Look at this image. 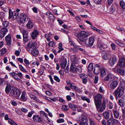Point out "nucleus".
Instances as JSON below:
<instances>
[{
  "label": "nucleus",
  "mask_w": 125,
  "mask_h": 125,
  "mask_svg": "<svg viewBox=\"0 0 125 125\" xmlns=\"http://www.w3.org/2000/svg\"><path fill=\"white\" fill-rule=\"evenodd\" d=\"M37 45L36 42L30 41L26 47L27 51L35 57L38 56L39 53L38 50L36 48Z\"/></svg>",
  "instance_id": "1"
},
{
  "label": "nucleus",
  "mask_w": 125,
  "mask_h": 125,
  "mask_svg": "<svg viewBox=\"0 0 125 125\" xmlns=\"http://www.w3.org/2000/svg\"><path fill=\"white\" fill-rule=\"evenodd\" d=\"M89 35V34L88 32L80 31L77 35L76 37L78 39L77 41L81 45H83V44L85 43L84 38L87 37Z\"/></svg>",
  "instance_id": "2"
},
{
  "label": "nucleus",
  "mask_w": 125,
  "mask_h": 125,
  "mask_svg": "<svg viewBox=\"0 0 125 125\" xmlns=\"http://www.w3.org/2000/svg\"><path fill=\"white\" fill-rule=\"evenodd\" d=\"M108 102L107 100H104L103 103L101 104V103L98 104H95L98 111L99 112H102L105 110L106 107V104Z\"/></svg>",
  "instance_id": "3"
},
{
  "label": "nucleus",
  "mask_w": 125,
  "mask_h": 125,
  "mask_svg": "<svg viewBox=\"0 0 125 125\" xmlns=\"http://www.w3.org/2000/svg\"><path fill=\"white\" fill-rule=\"evenodd\" d=\"M124 88L120 86H118L114 92V95L115 96L120 97L123 95L124 92Z\"/></svg>",
  "instance_id": "4"
},
{
  "label": "nucleus",
  "mask_w": 125,
  "mask_h": 125,
  "mask_svg": "<svg viewBox=\"0 0 125 125\" xmlns=\"http://www.w3.org/2000/svg\"><path fill=\"white\" fill-rule=\"evenodd\" d=\"M78 123L79 125H88L87 118L84 115L81 116L79 118Z\"/></svg>",
  "instance_id": "5"
},
{
  "label": "nucleus",
  "mask_w": 125,
  "mask_h": 125,
  "mask_svg": "<svg viewBox=\"0 0 125 125\" xmlns=\"http://www.w3.org/2000/svg\"><path fill=\"white\" fill-rule=\"evenodd\" d=\"M10 92V94L14 97L19 96L20 94L19 89H16L15 87H12V89Z\"/></svg>",
  "instance_id": "6"
},
{
  "label": "nucleus",
  "mask_w": 125,
  "mask_h": 125,
  "mask_svg": "<svg viewBox=\"0 0 125 125\" xmlns=\"http://www.w3.org/2000/svg\"><path fill=\"white\" fill-rule=\"evenodd\" d=\"M0 15L1 16L0 17V18L1 21L2 22L3 28H7V27L9 26V22L8 21H4L5 19L4 18L5 16V14L3 12H1Z\"/></svg>",
  "instance_id": "7"
},
{
  "label": "nucleus",
  "mask_w": 125,
  "mask_h": 125,
  "mask_svg": "<svg viewBox=\"0 0 125 125\" xmlns=\"http://www.w3.org/2000/svg\"><path fill=\"white\" fill-rule=\"evenodd\" d=\"M102 98L103 95L101 94H98L96 95L94 97L95 104L101 103V100Z\"/></svg>",
  "instance_id": "8"
},
{
  "label": "nucleus",
  "mask_w": 125,
  "mask_h": 125,
  "mask_svg": "<svg viewBox=\"0 0 125 125\" xmlns=\"http://www.w3.org/2000/svg\"><path fill=\"white\" fill-rule=\"evenodd\" d=\"M20 18L22 20V21L23 23L27 22L29 19H30L28 15L24 13H21L20 15Z\"/></svg>",
  "instance_id": "9"
},
{
  "label": "nucleus",
  "mask_w": 125,
  "mask_h": 125,
  "mask_svg": "<svg viewBox=\"0 0 125 125\" xmlns=\"http://www.w3.org/2000/svg\"><path fill=\"white\" fill-rule=\"evenodd\" d=\"M119 122L118 120L114 118L110 119L108 120L107 122V125H115Z\"/></svg>",
  "instance_id": "10"
},
{
  "label": "nucleus",
  "mask_w": 125,
  "mask_h": 125,
  "mask_svg": "<svg viewBox=\"0 0 125 125\" xmlns=\"http://www.w3.org/2000/svg\"><path fill=\"white\" fill-rule=\"evenodd\" d=\"M117 59L116 57H113L110 58L109 60V64L111 66H113L116 63Z\"/></svg>",
  "instance_id": "11"
},
{
  "label": "nucleus",
  "mask_w": 125,
  "mask_h": 125,
  "mask_svg": "<svg viewBox=\"0 0 125 125\" xmlns=\"http://www.w3.org/2000/svg\"><path fill=\"white\" fill-rule=\"evenodd\" d=\"M94 41V40L93 38L92 37H90L89 38L88 42L87 43L85 42V44H83V45L85 44H86L88 47H91L93 45Z\"/></svg>",
  "instance_id": "12"
},
{
  "label": "nucleus",
  "mask_w": 125,
  "mask_h": 125,
  "mask_svg": "<svg viewBox=\"0 0 125 125\" xmlns=\"http://www.w3.org/2000/svg\"><path fill=\"white\" fill-rule=\"evenodd\" d=\"M8 31L7 28H3L0 31V37L1 38H3Z\"/></svg>",
  "instance_id": "13"
},
{
  "label": "nucleus",
  "mask_w": 125,
  "mask_h": 125,
  "mask_svg": "<svg viewBox=\"0 0 125 125\" xmlns=\"http://www.w3.org/2000/svg\"><path fill=\"white\" fill-rule=\"evenodd\" d=\"M101 69V66L98 64H97L95 66L93 72L95 74H98L100 72Z\"/></svg>",
  "instance_id": "14"
},
{
  "label": "nucleus",
  "mask_w": 125,
  "mask_h": 125,
  "mask_svg": "<svg viewBox=\"0 0 125 125\" xmlns=\"http://www.w3.org/2000/svg\"><path fill=\"white\" fill-rule=\"evenodd\" d=\"M117 65L121 67H123L125 66V58L122 57L120 59Z\"/></svg>",
  "instance_id": "15"
},
{
  "label": "nucleus",
  "mask_w": 125,
  "mask_h": 125,
  "mask_svg": "<svg viewBox=\"0 0 125 125\" xmlns=\"http://www.w3.org/2000/svg\"><path fill=\"white\" fill-rule=\"evenodd\" d=\"M39 31L36 29H34L31 33V37L32 39H35L39 35Z\"/></svg>",
  "instance_id": "16"
},
{
  "label": "nucleus",
  "mask_w": 125,
  "mask_h": 125,
  "mask_svg": "<svg viewBox=\"0 0 125 125\" xmlns=\"http://www.w3.org/2000/svg\"><path fill=\"white\" fill-rule=\"evenodd\" d=\"M118 82L116 81H114L112 82L110 85V87L112 89H115L117 86Z\"/></svg>",
  "instance_id": "17"
},
{
  "label": "nucleus",
  "mask_w": 125,
  "mask_h": 125,
  "mask_svg": "<svg viewBox=\"0 0 125 125\" xmlns=\"http://www.w3.org/2000/svg\"><path fill=\"white\" fill-rule=\"evenodd\" d=\"M107 72V69L104 67L102 68L101 73V76L102 77H104L106 75Z\"/></svg>",
  "instance_id": "18"
},
{
  "label": "nucleus",
  "mask_w": 125,
  "mask_h": 125,
  "mask_svg": "<svg viewBox=\"0 0 125 125\" xmlns=\"http://www.w3.org/2000/svg\"><path fill=\"white\" fill-rule=\"evenodd\" d=\"M46 15L47 17L53 21H54L55 20V17L53 14L50 13V12H47L46 13Z\"/></svg>",
  "instance_id": "19"
},
{
  "label": "nucleus",
  "mask_w": 125,
  "mask_h": 125,
  "mask_svg": "<svg viewBox=\"0 0 125 125\" xmlns=\"http://www.w3.org/2000/svg\"><path fill=\"white\" fill-rule=\"evenodd\" d=\"M32 118L33 120L36 122H40L42 121L40 117L38 115H34Z\"/></svg>",
  "instance_id": "20"
},
{
  "label": "nucleus",
  "mask_w": 125,
  "mask_h": 125,
  "mask_svg": "<svg viewBox=\"0 0 125 125\" xmlns=\"http://www.w3.org/2000/svg\"><path fill=\"white\" fill-rule=\"evenodd\" d=\"M117 72L118 74H120L122 76H124L125 75V70L121 68H117Z\"/></svg>",
  "instance_id": "21"
},
{
  "label": "nucleus",
  "mask_w": 125,
  "mask_h": 125,
  "mask_svg": "<svg viewBox=\"0 0 125 125\" xmlns=\"http://www.w3.org/2000/svg\"><path fill=\"white\" fill-rule=\"evenodd\" d=\"M71 59L72 61L73 62V63H77L78 62V59L76 57V55H73L71 57Z\"/></svg>",
  "instance_id": "22"
},
{
  "label": "nucleus",
  "mask_w": 125,
  "mask_h": 125,
  "mask_svg": "<svg viewBox=\"0 0 125 125\" xmlns=\"http://www.w3.org/2000/svg\"><path fill=\"white\" fill-rule=\"evenodd\" d=\"M5 38L7 44L9 45H10L11 42V39L10 35L8 34L6 37Z\"/></svg>",
  "instance_id": "23"
},
{
  "label": "nucleus",
  "mask_w": 125,
  "mask_h": 125,
  "mask_svg": "<svg viewBox=\"0 0 125 125\" xmlns=\"http://www.w3.org/2000/svg\"><path fill=\"white\" fill-rule=\"evenodd\" d=\"M98 46L99 49L101 50H104L107 47V46L102 42H98Z\"/></svg>",
  "instance_id": "24"
},
{
  "label": "nucleus",
  "mask_w": 125,
  "mask_h": 125,
  "mask_svg": "<svg viewBox=\"0 0 125 125\" xmlns=\"http://www.w3.org/2000/svg\"><path fill=\"white\" fill-rule=\"evenodd\" d=\"M26 26L29 29H32L33 27V25L31 20L29 19L28 22L26 24Z\"/></svg>",
  "instance_id": "25"
},
{
  "label": "nucleus",
  "mask_w": 125,
  "mask_h": 125,
  "mask_svg": "<svg viewBox=\"0 0 125 125\" xmlns=\"http://www.w3.org/2000/svg\"><path fill=\"white\" fill-rule=\"evenodd\" d=\"M20 11L19 9H17L16 11L14 12V15L13 17V19H17L19 17V14L18 12Z\"/></svg>",
  "instance_id": "26"
},
{
  "label": "nucleus",
  "mask_w": 125,
  "mask_h": 125,
  "mask_svg": "<svg viewBox=\"0 0 125 125\" xmlns=\"http://www.w3.org/2000/svg\"><path fill=\"white\" fill-rule=\"evenodd\" d=\"M102 58L104 59L107 60L109 58L108 56L105 51L102 52Z\"/></svg>",
  "instance_id": "27"
},
{
  "label": "nucleus",
  "mask_w": 125,
  "mask_h": 125,
  "mask_svg": "<svg viewBox=\"0 0 125 125\" xmlns=\"http://www.w3.org/2000/svg\"><path fill=\"white\" fill-rule=\"evenodd\" d=\"M114 116L115 119H118L120 115L119 112L116 110H114L113 111Z\"/></svg>",
  "instance_id": "28"
},
{
  "label": "nucleus",
  "mask_w": 125,
  "mask_h": 125,
  "mask_svg": "<svg viewBox=\"0 0 125 125\" xmlns=\"http://www.w3.org/2000/svg\"><path fill=\"white\" fill-rule=\"evenodd\" d=\"M12 87H12L11 86L10 84H7V85L5 88V91L6 93H9L12 89Z\"/></svg>",
  "instance_id": "29"
},
{
  "label": "nucleus",
  "mask_w": 125,
  "mask_h": 125,
  "mask_svg": "<svg viewBox=\"0 0 125 125\" xmlns=\"http://www.w3.org/2000/svg\"><path fill=\"white\" fill-rule=\"evenodd\" d=\"M76 65L74 63H72L70 67V70L73 73L76 72Z\"/></svg>",
  "instance_id": "30"
},
{
  "label": "nucleus",
  "mask_w": 125,
  "mask_h": 125,
  "mask_svg": "<svg viewBox=\"0 0 125 125\" xmlns=\"http://www.w3.org/2000/svg\"><path fill=\"white\" fill-rule=\"evenodd\" d=\"M67 63L66 60L65 59H64L60 64V66L61 68H64L66 66Z\"/></svg>",
  "instance_id": "31"
},
{
  "label": "nucleus",
  "mask_w": 125,
  "mask_h": 125,
  "mask_svg": "<svg viewBox=\"0 0 125 125\" xmlns=\"http://www.w3.org/2000/svg\"><path fill=\"white\" fill-rule=\"evenodd\" d=\"M10 74L14 78L17 80H20L17 76V73L15 72H12L10 73Z\"/></svg>",
  "instance_id": "32"
},
{
  "label": "nucleus",
  "mask_w": 125,
  "mask_h": 125,
  "mask_svg": "<svg viewBox=\"0 0 125 125\" xmlns=\"http://www.w3.org/2000/svg\"><path fill=\"white\" fill-rule=\"evenodd\" d=\"M115 4H113L112 5L109 10L110 13H112L115 11Z\"/></svg>",
  "instance_id": "33"
},
{
  "label": "nucleus",
  "mask_w": 125,
  "mask_h": 125,
  "mask_svg": "<svg viewBox=\"0 0 125 125\" xmlns=\"http://www.w3.org/2000/svg\"><path fill=\"white\" fill-rule=\"evenodd\" d=\"M25 94L26 92L25 91H23L21 97V100L23 101H25L27 100V98L25 97Z\"/></svg>",
  "instance_id": "34"
},
{
  "label": "nucleus",
  "mask_w": 125,
  "mask_h": 125,
  "mask_svg": "<svg viewBox=\"0 0 125 125\" xmlns=\"http://www.w3.org/2000/svg\"><path fill=\"white\" fill-rule=\"evenodd\" d=\"M29 95L31 98L33 99V100H35L37 102H38L39 100L38 99L37 97L34 95H33L31 93H29Z\"/></svg>",
  "instance_id": "35"
},
{
  "label": "nucleus",
  "mask_w": 125,
  "mask_h": 125,
  "mask_svg": "<svg viewBox=\"0 0 125 125\" xmlns=\"http://www.w3.org/2000/svg\"><path fill=\"white\" fill-rule=\"evenodd\" d=\"M103 115L104 117L106 119H108L109 117V114L108 112L105 111L103 113Z\"/></svg>",
  "instance_id": "36"
},
{
  "label": "nucleus",
  "mask_w": 125,
  "mask_h": 125,
  "mask_svg": "<svg viewBox=\"0 0 125 125\" xmlns=\"http://www.w3.org/2000/svg\"><path fill=\"white\" fill-rule=\"evenodd\" d=\"M120 85L119 86H120L124 88V90L125 88V81L123 80L120 79Z\"/></svg>",
  "instance_id": "37"
},
{
  "label": "nucleus",
  "mask_w": 125,
  "mask_h": 125,
  "mask_svg": "<svg viewBox=\"0 0 125 125\" xmlns=\"http://www.w3.org/2000/svg\"><path fill=\"white\" fill-rule=\"evenodd\" d=\"M40 114L41 116L43 117L44 116H45V118L46 119H47L48 118V117L47 116V114H46L44 112L42 111H40Z\"/></svg>",
  "instance_id": "38"
},
{
  "label": "nucleus",
  "mask_w": 125,
  "mask_h": 125,
  "mask_svg": "<svg viewBox=\"0 0 125 125\" xmlns=\"http://www.w3.org/2000/svg\"><path fill=\"white\" fill-rule=\"evenodd\" d=\"M6 50L7 49L5 48L1 49L0 51V56H1L5 54L6 52Z\"/></svg>",
  "instance_id": "39"
},
{
  "label": "nucleus",
  "mask_w": 125,
  "mask_h": 125,
  "mask_svg": "<svg viewBox=\"0 0 125 125\" xmlns=\"http://www.w3.org/2000/svg\"><path fill=\"white\" fill-rule=\"evenodd\" d=\"M81 98L83 101H85L88 103H90V99L87 98V97L85 96H81Z\"/></svg>",
  "instance_id": "40"
},
{
  "label": "nucleus",
  "mask_w": 125,
  "mask_h": 125,
  "mask_svg": "<svg viewBox=\"0 0 125 125\" xmlns=\"http://www.w3.org/2000/svg\"><path fill=\"white\" fill-rule=\"evenodd\" d=\"M8 122L11 125H18L10 118H9V119H8Z\"/></svg>",
  "instance_id": "41"
},
{
  "label": "nucleus",
  "mask_w": 125,
  "mask_h": 125,
  "mask_svg": "<svg viewBox=\"0 0 125 125\" xmlns=\"http://www.w3.org/2000/svg\"><path fill=\"white\" fill-rule=\"evenodd\" d=\"M69 108H70L71 109H72L73 111H75V108L76 106L73 104H69Z\"/></svg>",
  "instance_id": "42"
},
{
  "label": "nucleus",
  "mask_w": 125,
  "mask_h": 125,
  "mask_svg": "<svg viewBox=\"0 0 125 125\" xmlns=\"http://www.w3.org/2000/svg\"><path fill=\"white\" fill-rule=\"evenodd\" d=\"M93 67L94 65L93 63H90L88 65V69L89 71H91L93 70Z\"/></svg>",
  "instance_id": "43"
},
{
  "label": "nucleus",
  "mask_w": 125,
  "mask_h": 125,
  "mask_svg": "<svg viewBox=\"0 0 125 125\" xmlns=\"http://www.w3.org/2000/svg\"><path fill=\"white\" fill-rule=\"evenodd\" d=\"M90 121V125H96V124L93 119H92L91 118H89Z\"/></svg>",
  "instance_id": "44"
},
{
  "label": "nucleus",
  "mask_w": 125,
  "mask_h": 125,
  "mask_svg": "<svg viewBox=\"0 0 125 125\" xmlns=\"http://www.w3.org/2000/svg\"><path fill=\"white\" fill-rule=\"evenodd\" d=\"M119 4L122 8L125 9V2L123 0H121Z\"/></svg>",
  "instance_id": "45"
},
{
  "label": "nucleus",
  "mask_w": 125,
  "mask_h": 125,
  "mask_svg": "<svg viewBox=\"0 0 125 125\" xmlns=\"http://www.w3.org/2000/svg\"><path fill=\"white\" fill-rule=\"evenodd\" d=\"M13 15H14V13L11 11V9H9V19H11L12 17H13Z\"/></svg>",
  "instance_id": "46"
},
{
  "label": "nucleus",
  "mask_w": 125,
  "mask_h": 125,
  "mask_svg": "<svg viewBox=\"0 0 125 125\" xmlns=\"http://www.w3.org/2000/svg\"><path fill=\"white\" fill-rule=\"evenodd\" d=\"M118 103L119 105L122 106H123L125 105V102L122 99L118 101Z\"/></svg>",
  "instance_id": "47"
},
{
  "label": "nucleus",
  "mask_w": 125,
  "mask_h": 125,
  "mask_svg": "<svg viewBox=\"0 0 125 125\" xmlns=\"http://www.w3.org/2000/svg\"><path fill=\"white\" fill-rule=\"evenodd\" d=\"M23 36H28V32L25 30H23L21 31Z\"/></svg>",
  "instance_id": "48"
},
{
  "label": "nucleus",
  "mask_w": 125,
  "mask_h": 125,
  "mask_svg": "<svg viewBox=\"0 0 125 125\" xmlns=\"http://www.w3.org/2000/svg\"><path fill=\"white\" fill-rule=\"evenodd\" d=\"M62 109L64 111H67L69 109V108L66 105H63L62 107Z\"/></svg>",
  "instance_id": "49"
},
{
  "label": "nucleus",
  "mask_w": 125,
  "mask_h": 125,
  "mask_svg": "<svg viewBox=\"0 0 125 125\" xmlns=\"http://www.w3.org/2000/svg\"><path fill=\"white\" fill-rule=\"evenodd\" d=\"M23 42L24 43H26L29 41V38L28 36H23Z\"/></svg>",
  "instance_id": "50"
},
{
  "label": "nucleus",
  "mask_w": 125,
  "mask_h": 125,
  "mask_svg": "<svg viewBox=\"0 0 125 125\" xmlns=\"http://www.w3.org/2000/svg\"><path fill=\"white\" fill-rule=\"evenodd\" d=\"M76 69V72H78L79 73H81L82 71L81 67L79 66H77Z\"/></svg>",
  "instance_id": "51"
},
{
  "label": "nucleus",
  "mask_w": 125,
  "mask_h": 125,
  "mask_svg": "<svg viewBox=\"0 0 125 125\" xmlns=\"http://www.w3.org/2000/svg\"><path fill=\"white\" fill-rule=\"evenodd\" d=\"M79 76L82 79L87 78V76L84 74H79Z\"/></svg>",
  "instance_id": "52"
},
{
  "label": "nucleus",
  "mask_w": 125,
  "mask_h": 125,
  "mask_svg": "<svg viewBox=\"0 0 125 125\" xmlns=\"http://www.w3.org/2000/svg\"><path fill=\"white\" fill-rule=\"evenodd\" d=\"M19 66L20 70L21 71L25 72H27V71L24 69L21 65H19Z\"/></svg>",
  "instance_id": "53"
},
{
  "label": "nucleus",
  "mask_w": 125,
  "mask_h": 125,
  "mask_svg": "<svg viewBox=\"0 0 125 125\" xmlns=\"http://www.w3.org/2000/svg\"><path fill=\"white\" fill-rule=\"evenodd\" d=\"M107 107L110 109H112L113 107L112 103L111 102H109L108 103Z\"/></svg>",
  "instance_id": "54"
},
{
  "label": "nucleus",
  "mask_w": 125,
  "mask_h": 125,
  "mask_svg": "<svg viewBox=\"0 0 125 125\" xmlns=\"http://www.w3.org/2000/svg\"><path fill=\"white\" fill-rule=\"evenodd\" d=\"M74 48L73 49V51L74 53H75L77 52L78 48H77V46L76 45L74 46Z\"/></svg>",
  "instance_id": "55"
},
{
  "label": "nucleus",
  "mask_w": 125,
  "mask_h": 125,
  "mask_svg": "<svg viewBox=\"0 0 125 125\" xmlns=\"http://www.w3.org/2000/svg\"><path fill=\"white\" fill-rule=\"evenodd\" d=\"M54 80L58 82H59L60 81V80L59 77L56 75L54 76Z\"/></svg>",
  "instance_id": "56"
},
{
  "label": "nucleus",
  "mask_w": 125,
  "mask_h": 125,
  "mask_svg": "<svg viewBox=\"0 0 125 125\" xmlns=\"http://www.w3.org/2000/svg\"><path fill=\"white\" fill-rule=\"evenodd\" d=\"M64 119L62 118H60L57 120V122L59 123H63L64 122Z\"/></svg>",
  "instance_id": "57"
},
{
  "label": "nucleus",
  "mask_w": 125,
  "mask_h": 125,
  "mask_svg": "<svg viewBox=\"0 0 125 125\" xmlns=\"http://www.w3.org/2000/svg\"><path fill=\"white\" fill-rule=\"evenodd\" d=\"M6 2V0H0V7L2 5Z\"/></svg>",
  "instance_id": "58"
},
{
  "label": "nucleus",
  "mask_w": 125,
  "mask_h": 125,
  "mask_svg": "<svg viewBox=\"0 0 125 125\" xmlns=\"http://www.w3.org/2000/svg\"><path fill=\"white\" fill-rule=\"evenodd\" d=\"M48 45L50 47H53L55 44L53 42L51 41L48 44Z\"/></svg>",
  "instance_id": "59"
},
{
  "label": "nucleus",
  "mask_w": 125,
  "mask_h": 125,
  "mask_svg": "<svg viewBox=\"0 0 125 125\" xmlns=\"http://www.w3.org/2000/svg\"><path fill=\"white\" fill-rule=\"evenodd\" d=\"M110 78L109 75L107 74L106 77L104 78V81H107L109 80Z\"/></svg>",
  "instance_id": "60"
},
{
  "label": "nucleus",
  "mask_w": 125,
  "mask_h": 125,
  "mask_svg": "<svg viewBox=\"0 0 125 125\" xmlns=\"http://www.w3.org/2000/svg\"><path fill=\"white\" fill-rule=\"evenodd\" d=\"M17 76H18L20 78V79H21L22 78V74L21 73L19 72L17 73Z\"/></svg>",
  "instance_id": "61"
},
{
  "label": "nucleus",
  "mask_w": 125,
  "mask_h": 125,
  "mask_svg": "<svg viewBox=\"0 0 125 125\" xmlns=\"http://www.w3.org/2000/svg\"><path fill=\"white\" fill-rule=\"evenodd\" d=\"M123 110V109H122V117L124 119H125V111Z\"/></svg>",
  "instance_id": "62"
},
{
  "label": "nucleus",
  "mask_w": 125,
  "mask_h": 125,
  "mask_svg": "<svg viewBox=\"0 0 125 125\" xmlns=\"http://www.w3.org/2000/svg\"><path fill=\"white\" fill-rule=\"evenodd\" d=\"M70 87L72 89H74L75 87L76 86V85L74 84V83H71L70 84Z\"/></svg>",
  "instance_id": "63"
},
{
  "label": "nucleus",
  "mask_w": 125,
  "mask_h": 125,
  "mask_svg": "<svg viewBox=\"0 0 125 125\" xmlns=\"http://www.w3.org/2000/svg\"><path fill=\"white\" fill-rule=\"evenodd\" d=\"M99 78L97 76H95L94 80V83L96 84L98 82V80Z\"/></svg>",
  "instance_id": "64"
}]
</instances>
